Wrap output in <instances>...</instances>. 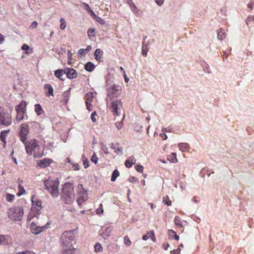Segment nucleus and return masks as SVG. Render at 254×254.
<instances>
[{
	"mask_svg": "<svg viewBox=\"0 0 254 254\" xmlns=\"http://www.w3.org/2000/svg\"><path fill=\"white\" fill-rule=\"evenodd\" d=\"M93 17L98 22H100L102 24L104 23V21L102 20L100 17L97 16L96 15L95 16H93Z\"/></svg>",
	"mask_w": 254,
	"mask_h": 254,
	"instance_id": "41",
	"label": "nucleus"
},
{
	"mask_svg": "<svg viewBox=\"0 0 254 254\" xmlns=\"http://www.w3.org/2000/svg\"><path fill=\"white\" fill-rule=\"evenodd\" d=\"M9 237L8 236L0 235V245H7L8 244Z\"/></svg>",
	"mask_w": 254,
	"mask_h": 254,
	"instance_id": "18",
	"label": "nucleus"
},
{
	"mask_svg": "<svg viewBox=\"0 0 254 254\" xmlns=\"http://www.w3.org/2000/svg\"><path fill=\"white\" fill-rule=\"evenodd\" d=\"M19 137L20 140L24 144H27V135L29 133V128L28 125L26 123L22 124L19 127Z\"/></svg>",
	"mask_w": 254,
	"mask_h": 254,
	"instance_id": "7",
	"label": "nucleus"
},
{
	"mask_svg": "<svg viewBox=\"0 0 254 254\" xmlns=\"http://www.w3.org/2000/svg\"><path fill=\"white\" fill-rule=\"evenodd\" d=\"M78 189L79 190V191L81 193H84V192H86V190H85V189L83 187V185L82 184H79L78 185Z\"/></svg>",
	"mask_w": 254,
	"mask_h": 254,
	"instance_id": "40",
	"label": "nucleus"
},
{
	"mask_svg": "<svg viewBox=\"0 0 254 254\" xmlns=\"http://www.w3.org/2000/svg\"><path fill=\"white\" fill-rule=\"evenodd\" d=\"M176 234V232L173 230H168V235L170 237L173 238L174 235Z\"/></svg>",
	"mask_w": 254,
	"mask_h": 254,
	"instance_id": "45",
	"label": "nucleus"
},
{
	"mask_svg": "<svg viewBox=\"0 0 254 254\" xmlns=\"http://www.w3.org/2000/svg\"><path fill=\"white\" fill-rule=\"evenodd\" d=\"M150 235H151V231L147 233L146 235H145L144 236H143L142 237V239L144 240V241H146L147 240V239H148L150 237Z\"/></svg>",
	"mask_w": 254,
	"mask_h": 254,
	"instance_id": "46",
	"label": "nucleus"
},
{
	"mask_svg": "<svg viewBox=\"0 0 254 254\" xmlns=\"http://www.w3.org/2000/svg\"><path fill=\"white\" fill-rule=\"evenodd\" d=\"M160 136L163 139V140H166L167 138V136L165 133H161Z\"/></svg>",
	"mask_w": 254,
	"mask_h": 254,
	"instance_id": "59",
	"label": "nucleus"
},
{
	"mask_svg": "<svg viewBox=\"0 0 254 254\" xmlns=\"http://www.w3.org/2000/svg\"><path fill=\"white\" fill-rule=\"evenodd\" d=\"M64 74H65V70L58 69L55 71V76L61 80H64L65 79L63 77Z\"/></svg>",
	"mask_w": 254,
	"mask_h": 254,
	"instance_id": "15",
	"label": "nucleus"
},
{
	"mask_svg": "<svg viewBox=\"0 0 254 254\" xmlns=\"http://www.w3.org/2000/svg\"><path fill=\"white\" fill-rule=\"evenodd\" d=\"M125 166H126L127 168H129L131 167V166H132V164H131L130 162H129V163H126V161H125Z\"/></svg>",
	"mask_w": 254,
	"mask_h": 254,
	"instance_id": "63",
	"label": "nucleus"
},
{
	"mask_svg": "<svg viewBox=\"0 0 254 254\" xmlns=\"http://www.w3.org/2000/svg\"><path fill=\"white\" fill-rule=\"evenodd\" d=\"M65 74L66 77L70 79L75 78L77 76V73L76 70L71 68H67V70H65Z\"/></svg>",
	"mask_w": 254,
	"mask_h": 254,
	"instance_id": "12",
	"label": "nucleus"
},
{
	"mask_svg": "<svg viewBox=\"0 0 254 254\" xmlns=\"http://www.w3.org/2000/svg\"><path fill=\"white\" fill-rule=\"evenodd\" d=\"M25 145L26 150L27 153L29 154H31L34 150L30 146V145H27V144Z\"/></svg>",
	"mask_w": 254,
	"mask_h": 254,
	"instance_id": "37",
	"label": "nucleus"
},
{
	"mask_svg": "<svg viewBox=\"0 0 254 254\" xmlns=\"http://www.w3.org/2000/svg\"><path fill=\"white\" fill-rule=\"evenodd\" d=\"M44 88L45 89H47L46 93V95L48 96L50 95L53 96V88L51 85L49 84H46L44 85Z\"/></svg>",
	"mask_w": 254,
	"mask_h": 254,
	"instance_id": "17",
	"label": "nucleus"
},
{
	"mask_svg": "<svg viewBox=\"0 0 254 254\" xmlns=\"http://www.w3.org/2000/svg\"><path fill=\"white\" fill-rule=\"evenodd\" d=\"M44 184L46 189L49 191L52 196L57 197L59 196L60 194L59 190L60 182L59 181L48 179L44 181Z\"/></svg>",
	"mask_w": 254,
	"mask_h": 254,
	"instance_id": "2",
	"label": "nucleus"
},
{
	"mask_svg": "<svg viewBox=\"0 0 254 254\" xmlns=\"http://www.w3.org/2000/svg\"><path fill=\"white\" fill-rule=\"evenodd\" d=\"M124 243L127 246H130V245L131 244V241H130L129 238L127 236H126L124 237Z\"/></svg>",
	"mask_w": 254,
	"mask_h": 254,
	"instance_id": "34",
	"label": "nucleus"
},
{
	"mask_svg": "<svg viewBox=\"0 0 254 254\" xmlns=\"http://www.w3.org/2000/svg\"><path fill=\"white\" fill-rule=\"evenodd\" d=\"M121 93V88L115 85H111L107 89V95L110 100H112L115 97L120 95Z\"/></svg>",
	"mask_w": 254,
	"mask_h": 254,
	"instance_id": "8",
	"label": "nucleus"
},
{
	"mask_svg": "<svg viewBox=\"0 0 254 254\" xmlns=\"http://www.w3.org/2000/svg\"><path fill=\"white\" fill-rule=\"evenodd\" d=\"M52 162V160L48 158H45L40 161L38 165L41 168H46L49 166Z\"/></svg>",
	"mask_w": 254,
	"mask_h": 254,
	"instance_id": "14",
	"label": "nucleus"
},
{
	"mask_svg": "<svg viewBox=\"0 0 254 254\" xmlns=\"http://www.w3.org/2000/svg\"><path fill=\"white\" fill-rule=\"evenodd\" d=\"M24 213L23 209L21 207L11 208L8 211L9 218L13 221H20Z\"/></svg>",
	"mask_w": 254,
	"mask_h": 254,
	"instance_id": "4",
	"label": "nucleus"
},
{
	"mask_svg": "<svg viewBox=\"0 0 254 254\" xmlns=\"http://www.w3.org/2000/svg\"><path fill=\"white\" fill-rule=\"evenodd\" d=\"M129 162H130L132 165L135 164L136 160L133 156L129 157L128 159L126 160V163H129Z\"/></svg>",
	"mask_w": 254,
	"mask_h": 254,
	"instance_id": "32",
	"label": "nucleus"
},
{
	"mask_svg": "<svg viewBox=\"0 0 254 254\" xmlns=\"http://www.w3.org/2000/svg\"><path fill=\"white\" fill-rule=\"evenodd\" d=\"M106 232H107V234L106 235L107 236H109V233L111 232V229L110 227H108L105 229Z\"/></svg>",
	"mask_w": 254,
	"mask_h": 254,
	"instance_id": "61",
	"label": "nucleus"
},
{
	"mask_svg": "<svg viewBox=\"0 0 254 254\" xmlns=\"http://www.w3.org/2000/svg\"><path fill=\"white\" fill-rule=\"evenodd\" d=\"M95 116H97V114H96V112H93L92 114H91V120L93 122H95L96 120V118H95Z\"/></svg>",
	"mask_w": 254,
	"mask_h": 254,
	"instance_id": "47",
	"label": "nucleus"
},
{
	"mask_svg": "<svg viewBox=\"0 0 254 254\" xmlns=\"http://www.w3.org/2000/svg\"><path fill=\"white\" fill-rule=\"evenodd\" d=\"M29 49V46H28L26 44H24L22 46V49L23 50H27L28 49Z\"/></svg>",
	"mask_w": 254,
	"mask_h": 254,
	"instance_id": "60",
	"label": "nucleus"
},
{
	"mask_svg": "<svg viewBox=\"0 0 254 254\" xmlns=\"http://www.w3.org/2000/svg\"><path fill=\"white\" fill-rule=\"evenodd\" d=\"M180 251H181V249L180 248H178L176 250H174L173 251H171L170 252V254H178L180 253Z\"/></svg>",
	"mask_w": 254,
	"mask_h": 254,
	"instance_id": "50",
	"label": "nucleus"
},
{
	"mask_svg": "<svg viewBox=\"0 0 254 254\" xmlns=\"http://www.w3.org/2000/svg\"><path fill=\"white\" fill-rule=\"evenodd\" d=\"M26 106L27 103L25 101H22L20 104L15 107L17 112L16 120L18 122H20L23 119L26 110Z\"/></svg>",
	"mask_w": 254,
	"mask_h": 254,
	"instance_id": "6",
	"label": "nucleus"
},
{
	"mask_svg": "<svg viewBox=\"0 0 254 254\" xmlns=\"http://www.w3.org/2000/svg\"><path fill=\"white\" fill-rule=\"evenodd\" d=\"M164 0H155V2L156 3L159 5V6H161L163 4L164 2Z\"/></svg>",
	"mask_w": 254,
	"mask_h": 254,
	"instance_id": "57",
	"label": "nucleus"
},
{
	"mask_svg": "<svg viewBox=\"0 0 254 254\" xmlns=\"http://www.w3.org/2000/svg\"><path fill=\"white\" fill-rule=\"evenodd\" d=\"M91 160L93 162H94L95 164H97V163L98 159V157L95 155V153H94L93 155L92 156Z\"/></svg>",
	"mask_w": 254,
	"mask_h": 254,
	"instance_id": "38",
	"label": "nucleus"
},
{
	"mask_svg": "<svg viewBox=\"0 0 254 254\" xmlns=\"http://www.w3.org/2000/svg\"><path fill=\"white\" fill-rule=\"evenodd\" d=\"M85 69L88 71H89V72H91L92 71L94 68H95V66L94 65V64L91 63V62H88L85 65Z\"/></svg>",
	"mask_w": 254,
	"mask_h": 254,
	"instance_id": "20",
	"label": "nucleus"
},
{
	"mask_svg": "<svg viewBox=\"0 0 254 254\" xmlns=\"http://www.w3.org/2000/svg\"><path fill=\"white\" fill-rule=\"evenodd\" d=\"M46 225L47 224L43 226H38L34 222H32L31 225V232L35 235H38L42 232L44 229L47 228Z\"/></svg>",
	"mask_w": 254,
	"mask_h": 254,
	"instance_id": "10",
	"label": "nucleus"
},
{
	"mask_svg": "<svg viewBox=\"0 0 254 254\" xmlns=\"http://www.w3.org/2000/svg\"><path fill=\"white\" fill-rule=\"evenodd\" d=\"M102 150L106 154H109L107 147L103 143L100 144Z\"/></svg>",
	"mask_w": 254,
	"mask_h": 254,
	"instance_id": "36",
	"label": "nucleus"
},
{
	"mask_svg": "<svg viewBox=\"0 0 254 254\" xmlns=\"http://www.w3.org/2000/svg\"><path fill=\"white\" fill-rule=\"evenodd\" d=\"M226 37V33L222 28L220 29L217 33V38L220 40H223Z\"/></svg>",
	"mask_w": 254,
	"mask_h": 254,
	"instance_id": "21",
	"label": "nucleus"
},
{
	"mask_svg": "<svg viewBox=\"0 0 254 254\" xmlns=\"http://www.w3.org/2000/svg\"><path fill=\"white\" fill-rule=\"evenodd\" d=\"M174 222L176 225L180 226L181 227H182V225L181 224V219L179 216L175 217Z\"/></svg>",
	"mask_w": 254,
	"mask_h": 254,
	"instance_id": "35",
	"label": "nucleus"
},
{
	"mask_svg": "<svg viewBox=\"0 0 254 254\" xmlns=\"http://www.w3.org/2000/svg\"><path fill=\"white\" fill-rule=\"evenodd\" d=\"M85 6V8L86 9V10L88 11V12L89 13H90V14L91 15V16L93 17V16H96V14L94 12V11L90 8L89 6L88 5V4L87 3H84Z\"/></svg>",
	"mask_w": 254,
	"mask_h": 254,
	"instance_id": "27",
	"label": "nucleus"
},
{
	"mask_svg": "<svg viewBox=\"0 0 254 254\" xmlns=\"http://www.w3.org/2000/svg\"><path fill=\"white\" fill-rule=\"evenodd\" d=\"M74 251V249L71 250V249H70L68 250H66V251H64L63 254H73Z\"/></svg>",
	"mask_w": 254,
	"mask_h": 254,
	"instance_id": "49",
	"label": "nucleus"
},
{
	"mask_svg": "<svg viewBox=\"0 0 254 254\" xmlns=\"http://www.w3.org/2000/svg\"><path fill=\"white\" fill-rule=\"evenodd\" d=\"M100 207L96 210V212L98 214H100L101 213H103V209L102 208V204H100Z\"/></svg>",
	"mask_w": 254,
	"mask_h": 254,
	"instance_id": "43",
	"label": "nucleus"
},
{
	"mask_svg": "<svg viewBox=\"0 0 254 254\" xmlns=\"http://www.w3.org/2000/svg\"><path fill=\"white\" fill-rule=\"evenodd\" d=\"M115 125L118 129H120V128H121L123 125L122 122L116 123Z\"/></svg>",
	"mask_w": 254,
	"mask_h": 254,
	"instance_id": "53",
	"label": "nucleus"
},
{
	"mask_svg": "<svg viewBox=\"0 0 254 254\" xmlns=\"http://www.w3.org/2000/svg\"><path fill=\"white\" fill-rule=\"evenodd\" d=\"M135 168L137 172L139 173H141L143 172V167L142 165H137Z\"/></svg>",
	"mask_w": 254,
	"mask_h": 254,
	"instance_id": "39",
	"label": "nucleus"
},
{
	"mask_svg": "<svg viewBox=\"0 0 254 254\" xmlns=\"http://www.w3.org/2000/svg\"><path fill=\"white\" fill-rule=\"evenodd\" d=\"M86 97L87 100H89L90 98L93 97L92 93H88L86 94Z\"/></svg>",
	"mask_w": 254,
	"mask_h": 254,
	"instance_id": "56",
	"label": "nucleus"
},
{
	"mask_svg": "<svg viewBox=\"0 0 254 254\" xmlns=\"http://www.w3.org/2000/svg\"><path fill=\"white\" fill-rule=\"evenodd\" d=\"M75 230L65 231L61 237V242L63 245L70 247L74 243Z\"/></svg>",
	"mask_w": 254,
	"mask_h": 254,
	"instance_id": "3",
	"label": "nucleus"
},
{
	"mask_svg": "<svg viewBox=\"0 0 254 254\" xmlns=\"http://www.w3.org/2000/svg\"><path fill=\"white\" fill-rule=\"evenodd\" d=\"M163 202L168 206L171 205L172 203L171 201L169 199L168 196L163 197Z\"/></svg>",
	"mask_w": 254,
	"mask_h": 254,
	"instance_id": "31",
	"label": "nucleus"
},
{
	"mask_svg": "<svg viewBox=\"0 0 254 254\" xmlns=\"http://www.w3.org/2000/svg\"><path fill=\"white\" fill-rule=\"evenodd\" d=\"M83 158V164L85 168H87L89 166V162L86 158Z\"/></svg>",
	"mask_w": 254,
	"mask_h": 254,
	"instance_id": "42",
	"label": "nucleus"
},
{
	"mask_svg": "<svg viewBox=\"0 0 254 254\" xmlns=\"http://www.w3.org/2000/svg\"><path fill=\"white\" fill-rule=\"evenodd\" d=\"M78 53L79 54L85 55L87 52L84 49H80L79 50Z\"/></svg>",
	"mask_w": 254,
	"mask_h": 254,
	"instance_id": "52",
	"label": "nucleus"
},
{
	"mask_svg": "<svg viewBox=\"0 0 254 254\" xmlns=\"http://www.w3.org/2000/svg\"><path fill=\"white\" fill-rule=\"evenodd\" d=\"M151 239V240L155 242V240H156V239H155V234H154V231H151V235H150V237Z\"/></svg>",
	"mask_w": 254,
	"mask_h": 254,
	"instance_id": "54",
	"label": "nucleus"
},
{
	"mask_svg": "<svg viewBox=\"0 0 254 254\" xmlns=\"http://www.w3.org/2000/svg\"><path fill=\"white\" fill-rule=\"evenodd\" d=\"M94 29H89L88 30V34L89 36H90V34H91L93 32H94Z\"/></svg>",
	"mask_w": 254,
	"mask_h": 254,
	"instance_id": "64",
	"label": "nucleus"
},
{
	"mask_svg": "<svg viewBox=\"0 0 254 254\" xmlns=\"http://www.w3.org/2000/svg\"><path fill=\"white\" fill-rule=\"evenodd\" d=\"M73 167L74 168V169L75 170H78L79 169V165L78 164H74L73 166Z\"/></svg>",
	"mask_w": 254,
	"mask_h": 254,
	"instance_id": "62",
	"label": "nucleus"
},
{
	"mask_svg": "<svg viewBox=\"0 0 254 254\" xmlns=\"http://www.w3.org/2000/svg\"><path fill=\"white\" fill-rule=\"evenodd\" d=\"M95 251L96 252H101L102 250V247L99 243H96L94 246Z\"/></svg>",
	"mask_w": 254,
	"mask_h": 254,
	"instance_id": "28",
	"label": "nucleus"
},
{
	"mask_svg": "<svg viewBox=\"0 0 254 254\" xmlns=\"http://www.w3.org/2000/svg\"><path fill=\"white\" fill-rule=\"evenodd\" d=\"M30 146L35 150L37 147H38V145L37 144V141L36 140L34 139L31 141L30 143H29V145Z\"/></svg>",
	"mask_w": 254,
	"mask_h": 254,
	"instance_id": "25",
	"label": "nucleus"
},
{
	"mask_svg": "<svg viewBox=\"0 0 254 254\" xmlns=\"http://www.w3.org/2000/svg\"><path fill=\"white\" fill-rule=\"evenodd\" d=\"M119 172L118 171V170L115 169L112 173L111 180L113 182H114L116 178L119 176Z\"/></svg>",
	"mask_w": 254,
	"mask_h": 254,
	"instance_id": "24",
	"label": "nucleus"
},
{
	"mask_svg": "<svg viewBox=\"0 0 254 254\" xmlns=\"http://www.w3.org/2000/svg\"><path fill=\"white\" fill-rule=\"evenodd\" d=\"M18 189L19 190L17 193V195L19 196L23 194L25 192L24 187L21 185H19Z\"/></svg>",
	"mask_w": 254,
	"mask_h": 254,
	"instance_id": "26",
	"label": "nucleus"
},
{
	"mask_svg": "<svg viewBox=\"0 0 254 254\" xmlns=\"http://www.w3.org/2000/svg\"><path fill=\"white\" fill-rule=\"evenodd\" d=\"M122 107V103L120 100L113 101L111 103V110L115 116H119L120 114V112Z\"/></svg>",
	"mask_w": 254,
	"mask_h": 254,
	"instance_id": "9",
	"label": "nucleus"
},
{
	"mask_svg": "<svg viewBox=\"0 0 254 254\" xmlns=\"http://www.w3.org/2000/svg\"><path fill=\"white\" fill-rule=\"evenodd\" d=\"M16 254H36L34 252L30 251H26L24 252H21L17 253Z\"/></svg>",
	"mask_w": 254,
	"mask_h": 254,
	"instance_id": "44",
	"label": "nucleus"
},
{
	"mask_svg": "<svg viewBox=\"0 0 254 254\" xmlns=\"http://www.w3.org/2000/svg\"><path fill=\"white\" fill-rule=\"evenodd\" d=\"M128 180L130 182L134 183L137 180V179L134 177H131L128 179Z\"/></svg>",
	"mask_w": 254,
	"mask_h": 254,
	"instance_id": "55",
	"label": "nucleus"
},
{
	"mask_svg": "<svg viewBox=\"0 0 254 254\" xmlns=\"http://www.w3.org/2000/svg\"><path fill=\"white\" fill-rule=\"evenodd\" d=\"M180 149L184 152L190 149V146L187 143H180L178 144Z\"/></svg>",
	"mask_w": 254,
	"mask_h": 254,
	"instance_id": "19",
	"label": "nucleus"
},
{
	"mask_svg": "<svg viewBox=\"0 0 254 254\" xmlns=\"http://www.w3.org/2000/svg\"><path fill=\"white\" fill-rule=\"evenodd\" d=\"M60 21H61V25H60L61 29L62 30H64L66 27L65 21L63 18H61Z\"/></svg>",
	"mask_w": 254,
	"mask_h": 254,
	"instance_id": "33",
	"label": "nucleus"
},
{
	"mask_svg": "<svg viewBox=\"0 0 254 254\" xmlns=\"http://www.w3.org/2000/svg\"><path fill=\"white\" fill-rule=\"evenodd\" d=\"M31 201L32 203V209L33 211H39L41 208V201L35 198L34 196H32ZM37 213L38 212H36Z\"/></svg>",
	"mask_w": 254,
	"mask_h": 254,
	"instance_id": "11",
	"label": "nucleus"
},
{
	"mask_svg": "<svg viewBox=\"0 0 254 254\" xmlns=\"http://www.w3.org/2000/svg\"><path fill=\"white\" fill-rule=\"evenodd\" d=\"M35 111L38 116L41 115L44 112L41 106L39 104H37L35 105Z\"/></svg>",
	"mask_w": 254,
	"mask_h": 254,
	"instance_id": "22",
	"label": "nucleus"
},
{
	"mask_svg": "<svg viewBox=\"0 0 254 254\" xmlns=\"http://www.w3.org/2000/svg\"><path fill=\"white\" fill-rule=\"evenodd\" d=\"M5 197L7 201L12 202L14 199V195L9 193H7Z\"/></svg>",
	"mask_w": 254,
	"mask_h": 254,
	"instance_id": "29",
	"label": "nucleus"
},
{
	"mask_svg": "<svg viewBox=\"0 0 254 254\" xmlns=\"http://www.w3.org/2000/svg\"><path fill=\"white\" fill-rule=\"evenodd\" d=\"M38 25V23L36 21H34L32 23L31 25L30 26L29 28L31 29L35 28L37 27Z\"/></svg>",
	"mask_w": 254,
	"mask_h": 254,
	"instance_id": "51",
	"label": "nucleus"
},
{
	"mask_svg": "<svg viewBox=\"0 0 254 254\" xmlns=\"http://www.w3.org/2000/svg\"><path fill=\"white\" fill-rule=\"evenodd\" d=\"M95 59L99 62H101L102 61V56L103 55V51L101 50L100 49H97L96 50L94 53Z\"/></svg>",
	"mask_w": 254,
	"mask_h": 254,
	"instance_id": "13",
	"label": "nucleus"
},
{
	"mask_svg": "<svg viewBox=\"0 0 254 254\" xmlns=\"http://www.w3.org/2000/svg\"><path fill=\"white\" fill-rule=\"evenodd\" d=\"M4 39H5L4 36L3 35L0 34V44L4 42Z\"/></svg>",
	"mask_w": 254,
	"mask_h": 254,
	"instance_id": "58",
	"label": "nucleus"
},
{
	"mask_svg": "<svg viewBox=\"0 0 254 254\" xmlns=\"http://www.w3.org/2000/svg\"><path fill=\"white\" fill-rule=\"evenodd\" d=\"M148 52V49L147 48V46L143 44L142 47V54L143 56L146 57L147 55V53Z\"/></svg>",
	"mask_w": 254,
	"mask_h": 254,
	"instance_id": "30",
	"label": "nucleus"
},
{
	"mask_svg": "<svg viewBox=\"0 0 254 254\" xmlns=\"http://www.w3.org/2000/svg\"><path fill=\"white\" fill-rule=\"evenodd\" d=\"M114 150L116 153H118V152H119L121 155L123 154V148L119 147L117 148L116 147V149Z\"/></svg>",
	"mask_w": 254,
	"mask_h": 254,
	"instance_id": "48",
	"label": "nucleus"
},
{
	"mask_svg": "<svg viewBox=\"0 0 254 254\" xmlns=\"http://www.w3.org/2000/svg\"><path fill=\"white\" fill-rule=\"evenodd\" d=\"M61 197L66 204H71L74 201L75 194L72 184L69 182L64 184L61 192Z\"/></svg>",
	"mask_w": 254,
	"mask_h": 254,
	"instance_id": "1",
	"label": "nucleus"
},
{
	"mask_svg": "<svg viewBox=\"0 0 254 254\" xmlns=\"http://www.w3.org/2000/svg\"><path fill=\"white\" fill-rule=\"evenodd\" d=\"M9 131L8 130H2L0 134V140L4 143H6L5 138L7 135V133Z\"/></svg>",
	"mask_w": 254,
	"mask_h": 254,
	"instance_id": "23",
	"label": "nucleus"
},
{
	"mask_svg": "<svg viewBox=\"0 0 254 254\" xmlns=\"http://www.w3.org/2000/svg\"><path fill=\"white\" fill-rule=\"evenodd\" d=\"M11 115L6 110L2 109L0 107V126L2 125L7 127L11 124Z\"/></svg>",
	"mask_w": 254,
	"mask_h": 254,
	"instance_id": "5",
	"label": "nucleus"
},
{
	"mask_svg": "<svg viewBox=\"0 0 254 254\" xmlns=\"http://www.w3.org/2000/svg\"><path fill=\"white\" fill-rule=\"evenodd\" d=\"M71 90V88H69L67 91L64 92L63 94V99H62V102L66 104L67 102V101L69 100V97H70V91Z\"/></svg>",
	"mask_w": 254,
	"mask_h": 254,
	"instance_id": "16",
	"label": "nucleus"
}]
</instances>
